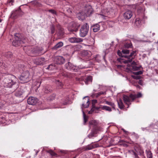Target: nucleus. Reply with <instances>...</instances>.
Returning a JSON list of instances; mask_svg holds the SVG:
<instances>
[{
	"instance_id": "774afa93",
	"label": "nucleus",
	"mask_w": 158,
	"mask_h": 158,
	"mask_svg": "<svg viewBox=\"0 0 158 158\" xmlns=\"http://www.w3.org/2000/svg\"><path fill=\"white\" fill-rule=\"evenodd\" d=\"M140 87V86H139V85H137V87Z\"/></svg>"
},
{
	"instance_id": "b1692460",
	"label": "nucleus",
	"mask_w": 158,
	"mask_h": 158,
	"mask_svg": "<svg viewBox=\"0 0 158 158\" xmlns=\"http://www.w3.org/2000/svg\"><path fill=\"white\" fill-rule=\"evenodd\" d=\"M118 105L119 107L121 109H122L124 108V105L123 102L122 100L121 99H119L117 100Z\"/></svg>"
},
{
	"instance_id": "6e6d98bb",
	"label": "nucleus",
	"mask_w": 158,
	"mask_h": 158,
	"mask_svg": "<svg viewBox=\"0 0 158 158\" xmlns=\"http://www.w3.org/2000/svg\"><path fill=\"white\" fill-rule=\"evenodd\" d=\"M131 64H133V65H135L136 64V63L134 61H132L131 62Z\"/></svg>"
},
{
	"instance_id": "ddd939ff",
	"label": "nucleus",
	"mask_w": 158,
	"mask_h": 158,
	"mask_svg": "<svg viewBox=\"0 0 158 158\" xmlns=\"http://www.w3.org/2000/svg\"><path fill=\"white\" fill-rule=\"evenodd\" d=\"M69 41L71 43H79L83 41L82 39L80 38L76 37H72L69 40Z\"/></svg>"
},
{
	"instance_id": "5fc2aeb1",
	"label": "nucleus",
	"mask_w": 158,
	"mask_h": 158,
	"mask_svg": "<svg viewBox=\"0 0 158 158\" xmlns=\"http://www.w3.org/2000/svg\"><path fill=\"white\" fill-rule=\"evenodd\" d=\"M143 10L142 8V7H139V8L138 10V11H143Z\"/></svg>"
},
{
	"instance_id": "338daca9",
	"label": "nucleus",
	"mask_w": 158,
	"mask_h": 158,
	"mask_svg": "<svg viewBox=\"0 0 158 158\" xmlns=\"http://www.w3.org/2000/svg\"><path fill=\"white\" fill-rule=\"evenodd\" d=\"M2 21V20L1 19H0V23Z\"/></svg>"
},
{
	"instance_id": "4c0bfd02",
	"label": "nucleus",
	"mask_w": 158,
	"mask_h": 158,
	"mask_svg": "<svg viewBox=\"0 0 158 158\" xmlns=\"http://www.w3.org/2000/svg\"><path fill=\"white\" fill-rule=\"evenodd\" d=\"M133 73L135 75H138L142 74L143 73V72L141 71H140L137 72H133Z\"/></svg>"
},
{
	"instance_id": "a878e982",
	"label": "nucleus",
	"mask_w": 158,
	"mask_h": 158,
	"mask_svg": "<svg viewBox=\"0 0 158 158\" xmlns=\"http://www.w3.org/2000/svg\"><path fill=\"white\" fill-rule=\"evenodd\" d=\"M101 109L106 110L109 112H110L112 111L111 108L110 107L106 106H102Z\"/></svg>"
},
{
	"instance_id": "6ab92c4d",
	"label": "nucleus",
	"mask_w": 158,
	"mask_h": 158,
	"mask_svg": "<svg viewBox=\"0 0 158 158\" xmlns=\"http://www.w3.org/2000/svg\"><path fill=\"white\" fill-rule=\"evenodd\" d=\"M100 26L99 24H96L92 27L93 30L94 32H97L100 30Z\"/></svg>"
},
{
	"instance_id": "e433bc0d",
	"label": "nucleus",
	"mask_w": 158,
	"mask_h": 158,
	"mask_svg": "<svg viewBox=\"0 0 158 158\" xmlns=\"http://www.w3.org/2000/svg\"><path fill=\"white\" fill-rule=\"evenodd\" d=\"M131 77L134 79L136 80L139 79L141 78V77L140 76H135L134 75H131Z\"/></svg>"
},
{
	"instance_id": "72a5a7b5",
	"label": "nucleus",
	"mask_w": 158,
	"mask_h": 158,
	"mask_svg": "<svg viewBox=\"0 0 158 158\" xmlns=\"http://www.w3.org/2000/svg\"><path fill=\"white\" fill-rule=\"evenodd\" d=\"M83 118L84 120V123L85 124L87 121L88 119L87 117L86 116L84 112H83Z\"/></svg>"
},
{
	"instance_id": "a18cd8bd",
	"label": "nucleus",
	"mask_w": 158,
	"mask_h": 158,
	"mask_svg": "<svg viewBox=\"0 0 158 158\" xmlns=\"http://www.w3.org/2000/svg\"><path fill=\"white\" fill-rule=\"evenodd\" d=\"M132 153L134 155L135 158H138L139 157L136 153H135L134 151H132Z\"/></svg>"
},
{
	"instance_id": "aec40b11",
	"label": "nucleus",
	"mask_w": 158,
	"mask_h": 158,
	"mask_svg": "<svg viewBox=\"0 0 158 158\" xmlns=\"http://www.w3.org/2000/svg\"><path fill=\"white\" fill-rule=\"evenodd\" d=\"M43 91L45 94H48L51 92L52 90L49 86H45L44 87Z\"/></svg>"
},
{
	"instance_id": "e2e57ef3",
	"label": "nucleus",
	"mask_w": 158,
	"mask_h": 158,
	"mask_svg": "<svg viewBox=\"0 0 158 158\" xmlns=\"http://www.w3.org/2000/svg\"><path fill=\"white\" fill-rule=\"evenodd\" d=\"M38 151H36V154H35V155H36L38 153Z\"/></svg>"
},
{
	"instance_id": "c03bdc74",
	"label": "nucleus",
	"mask_w": 158,
	"mask_h": 158,
	"mask_svg": "<svg viewBox=\"0 0 158 158\" xmlns=\"http://www.w3.org/2000/svg\"><path fill=\"white\" fill-rule=\"evenodd\" d=\"M51 33L53 34L54 33L55 28L54 26H52L51 27Z\"/></svg>"
},
{
	"instance_id": "4be33fe9",
	"label": "nucleus",
	"mask_w": 158,
	"mask_h": 158,
	"mask_svg": "<svg viewBox=\"0 0 158 158\" xmlns=\"http://www.w3.org/2000/svg\"><path fill=\"white\" fill-rule=\"evenodd\" d=\"M58 33V34L60 36L63 35L64 33L63 29L59 25L57 26Z\"/></svg>"
},
{
	"instance_id": "c756f323",
	"label": "nucleus",
	"mask_w": 158,
	"mask_h": 158,
	"mask_svg": "<svg viewBox=\"0 0 158 158\" xmlns=\"http://www.w3.org/2000/svg\"><path fill=\"white\" fill-rule=\"evenodd\" d=\"M105 102L106 104L111 106L114 109H115V105L113 103L108 101H106Z\"/></svg>"
},
{
	"instance_id": "7c9ffc66",
	"label": "nucleus",
	"mask_w": 158,
	"mask_h": 158,
	"mask_svg": "<svg viewBox=\"0 0 158 158\" xmlns=\"http://www.w3.org/2000/svg\"><path fill=\"white\" fill-rule=\"evenodd\" d=\"M151 32H147L145 34V35L147 37H150L152 36H153L155 35V33H152V35L151 34Z\"/></svg>"
},
{
	"instance_id": "680f3d73",
	"label": "nucleus",
	"mask_w": 158,
	"mask_h": 158,
	"mask_svg": "<svg viewBox=\"0 0 158 158\" xmlns=\"http://www.w3.org/2000/svg\"><path fill=\"white\" fill-rule=\"evenodd\" d=\"M15 89H13L12 90V92H13L14 91H15Z\"/></svg>"
},
{
	"instance_id": "4d7b16f0",
	"label": "nucleus",
	"mask_w": 158,
	"mask_h": 158,
	"mask_svg": "<svg viewBox=\"0 0 158 158\" xmlns=\"http://www.w3.org/2000/svg\"><path fill=\"white\" fill-rule=\"evenodd\" d=\"M141 129L142 131H144L145 130H147V128L142 127V128Z\"/></svg>"
},
{
	"instance_id": "ea45409f",
	"label": "nucleus",
	"mask_w": 158,
	"mask_h": 158,
	"mask_svg": "<svg viewBox=\"0 0 158 158\" xmlns=\"http://www.w3.org/2000/svg\"><path fill=\"white\" fill-rule=\"evenodd\" d=\"M124 46L126 48H129L131 47V44L126 43L125 44Z\"/></svg>"
},
{
	"instance_id": "8fccbe9b",
	"label": "nucleus",
	"mask_w": 158,
	"mask_h": 158,
	"mask_svg": "<svg viewBox=\"0 0 158 158\" xmlns=\"http://www.w3.org/2000/svg\"><path fill=\"white\" fill-rule=\"evenodd\" d=\"M118 54L119 56H122V57H124V56H123L124 55H122V53L120 52V51H118Z\"/></svg>"
},
{
	"instance_id": "13d9d810",
	"label": "nucleus",
	"mask_w": 158,
	"mask_h": 158,
	"mask_svg": "<svg viewBox=\"0 0 158 158\" xmlns=\"http://www.w3.org/2000/svg\"><path fill=\"white\" fill-rule=\"evenodd\" d=\"M93 109H92L89 112V114H91L92 112L93 111Z\"/></svg>"
},
{
	"instance_id": "2f4dec72",
	"label": "nucleus",
	"mask_w": 158,
	"mask_h": 158,
	"mask_svg": "<svg viewBox=\"0 0 158 158\" xmlns=\"http://www.w3.org/2000/svg\"><path fill=\"white\" fill-rule=\"evenodd\" d=\"M90 52H89L87 51H84L82 52V55L84 56L88 55Z\"/></svg>"
},
{
	"instance_id": "603ef678",
	"label": "nucleus",
	"mask_w": 158,
	"mask_h": 158,
	"mask_svg": "<svg viewBox=\"0 0 158 158\" xmlns=\"http://www.w3.org/2000/svg\"><path fill=\"white\" fill-rule=\"evenodd\" d=\"M101 107H102V106H99V107H95L94 106V107H93V108H94L96 110H98L99 109H101Z\"/></svg>"
},
{
	"instance_id": "09e8293b",
	"label": "nucleus",
	"mask_w": 158,
	"mask_h": 158,
	"mask_svg": "<svg viewBox=\"0 0 158 158\" xmlns=\"http://www.w3.org/2000/svg\"><path fill=\"white\" fill-rule=\"evenodd\" d=\"M7 57L11 58L12 56V54L11 52H9L8 53L7 55Z\"/></svg>"
},
{
	"instance_id": "473e14b6",
	"label": "nucleus",
	"mask_w": 158,
	"mask_h": 158,
	"mask_svg": "<svg viewBox=\"0 0 158 158\" xmlns=\"http://www.w3.org/2000/svg\"><path fill=\"white\" fill-rule=\"evenodd\" d=\"M122 52L124 54H129L130 51L127 49H123L122 51Z\"/></svg>"
},
{
	"instance_id": "423d86ee",
	"label": "nucleus",
	"mask_w": 158,
	"mask_h": 158,
	"mask_svg": "<svg viewBox=\"0 0 158 158\" xmlns=\"http://www.w3.org/2000/svg\"><path fill=\"white\" fill-rule=\"evenodd\" d=\"M5 87L11 88L13 87L15 83L12 79L10 78H6L4 80Z\"/></svg>"
},
{
	"instance_id": "9b49d317",
	"label": "nucleus",
	"mask_w": 158,
	"mask_h": 158,
	"mask_svg": "<svg viewBox=\"0 0 158 158\" xmlns=\"http://www.w3.org/2000/svg\"><path fill=\"white\" fill-rule=\"evenodd\" d=\"M88 98V97L86 96L83 98V102L82 104V106L84 108H87L89 105V100L88 98L86 99L85 98Z\"/></svg>"
},
{
	"instance_id": "052dcab7",
	"label": "nucleus",
	"mask_w": 158,
	"mask_h": 158,
	"mask_svg": "<svg viewBox=\"0 0 158 158\" xmlns=\"http://www.w3.org/2000/svg\"><path fill=\"white\" fill-rule=\"evenodd\" d=\"M122 66V65H117V67H118V68H120V67H121Z\"/></svg>"
},
{
	"instance_id": "49530a36",
	"label": "nucleus",
	"mask_w": 158,
	"mask_h": 158,
	"mask_svg": "<svg viewBox=\"0 0 158 158\" xmlns=\"http://www.w3.org/2000/svg\"><path fill=\"white\" fill-rule=\"evenodd\" d=\"M97 102V100H94L92 101V107L94 106V104Z\"/></svg>"
},
{
	"instance_id": "c85d7f7f",
	"label": "nucleus",
	"mask_w": 158,
	"mask_h": 158,
	"mask_svg": "<svg viewBox=\"0 0 158 158\" xmlns=\"http://www.w3.org/2000/svg\"><path fill=\"white\" fill-rule=\"evenodd\" d=\"M146 153H147V157L148 158H152V154L150 151H146Z\"/></svg>"
},
{
	"instance_id": "3c124183",
	"label": "nucleus",
	"mask_w": 158,
	"mask_h": 158,
	"mask_svg": "<svg viewBox=\"0 0 158 158\" xmlns=\"http://www.w3.org/2000/svg\"><path fill=\"white\" fill-rule=\"evenodd\" d=\"M14 0H8L7 2L8 3H11V5H12V3L14 2Z\"/></svg>"
},
{
	"instance_id": "a19ab883",
	"label": "nucleus",
	"mask_w": 158,
	"mask_h": 158,
	"mask_svg": "<svg viewBox=\"0 0 158 158\" xmlns=\"http://www.w3.org/2000/svg\"><path fill=\"white\" fill-rule=\"evenodd\" d=\"M60 152L62 153L66 154L67 153L68 151L67 150H60Z\"/></svg>"
},
{
	"instance_id": "de8ad7c7",
	"label": "nucleus",
	"mask_w": 158,
	"mask_h": 158,
	"mask_svg": "<svg viewBox=\"0 0 158 158\" xmlns=\"http://www.w3.org/2000/svg\"><path fill=\"white\" fill-rule=\"evenodd\" d=\"M133 69L135 70H137L139 69V67L136 66H133Z\"/></svg>"
},
{
	"instance_id": "c9c22d12",
	"label": "nucleus",
	"mask_w": 158,
	"mask_h": 158,
	"mask_svg": "<svg viewBox=\"0 0 158 158\" xmlns=\"http://www.w3.org/2000/svg\"><path fill=\"white\" fill-rule=\"evenodd\" d=\"M52 156H55L56 155V154L51 150H50L48 151Z\"/></svg>"
},
{
	"instance_id": "6e6552de",
	"label": "nucleus",
	"mask_w": 158,
	"mask_h": 158,
	"mask_svg": "<svg viewBox=\"0 0 158 158\" xmlns=\"http://www.w3.org/2000/svg\"><path fill=\"white\" fill-rule=\"evenodd\" d=\"M93 9L90 6H88L86 8L84 12L85 15L86 16H89L93 13Z\"/></svg>"
},
{
	"instance_id": "1a4fd4ad",
	"label": "nucleus",
	"mask_w": 158,
	"mask_h": 158,
	"mask_svg": "<svg viewBox=\"0 0 158 158\" xmlns=\"http://www.w3.org/2000/svg\"><path fill=\"white\" fill-rule=\"evenodd\" d=\"M27 103L29 104L34 105L38 102V100L33 97H30L27 99Z\"/></svg>"
},
{
	"instance_id": "9d476101",
	"label": "nucleus",
	"mask_w": 158,
	"mask_h": 158,
	"mask_svg": "<svg viewBox=\"0 0 158 158\" xmlns=\"http://www.w3.org/2000/svg\"><path fill=\"white\" fill-rule=\"evenodd\" d=\"M55 61L57 64H61L64 63L65 60L62 56H58L55 58Z\"/></svg>"
},
{
	"instance_id": "79ce46f5",
	"label": "nucleus",
	"mask_w": 158,
	"mask_h": 158,
	"mask_svg": "<svg viewBox=\"0 0 158 158\" xmlns=\"http://www.w3.org/2000/svg\"><path fill=\"white\" fill-rule=\"evenodd\" d=\"M48 11L50 12L52 14H55V15L56 14V11L55 10H50Z\"/></svg>"
},
{
	"instance_id": "58836bf2",
	"label": "nucleus",
	"mask_w": 158,
	"mask_h": 158,
	"mask_svg": "<svg viewBox=\"0 0 158 158\" xmlns=\"http://www.w3.org/2000/svg\"><path fill=\"white\" fill-rule=\"evenodd\" d=\"M56 84L57 85H58L60 86H61V87L62 86V85H63L62 83L61 82H60L59 80H57L56 81Z\"/></svg>"
},
{
	"instance_id": "864d4df0",
	"label": "nucleus",
	"mask_w": 158,
	"mask_h": 158,
	"mask_svg": "<svg viewBox=\"0 0 158 158\" xmlns=\"http://www.w3.org/2000/svg\"><path fill=\"white\" fill-rule=\"evenodd\" d=\"M138 83L141 85H143L142 81L141 80H139V82H138Z\"/></svg>"
},
{
	"instance_id": "412c9836",
	"label": "nucleus",
	"mask_w": 158,
	"mask_h": 158,
	"mask_svg": "<svg viewBox=\"0 0 158 158\" xmlns=\"http://www.w3.org/2000/svg\"><path fill=\"white\" fill-rule=\"evenodd\" d=\"M36 63L37 64H40L43 63L44 61V58H39L37 59L36 60Z\"/></svg>"
},
{
	"instance_id": "39448f33",
	"label": "nucleus",
	"mask_w": 158,
	"mask_h": 158,
	"mask_svg": "<svg viewBox=\"0 0 158 158\" xmlns=\"http://www.w3.org/2000/svg\"><path fill=\"white\" fill-rule=\"evenodd\" d=\"M80 24L77 22H72L69 25V30L71 31H77Z\"/></svg>"
},
{
	"instance_id": "393cba45",
	"label": "nucleus",
	"mask_w": 158,
	"mask_h": 158,
	"mask_svg": "<svg viewBox=\"0 0 158 158\" xmlns=\"http://www.w3.org/2000/svg\"><path fill=\"white\" fill-rule=\"evenodd\" d=\"M63 46V43L61 42L58 43L53 47L54 49H57L58 48H60Z\"/></svg>"
},
{
	"instance_id": "69168bd1",
	"label": "nucleus",
	"mask_w": 158,
	"mask_h": 158,
	"mask_svg": "<svg viewBox=\"0 0 158 158\" xmlns=\"http://www.w3.org/2000/svg\"><path fill=\"white\" fill-rule=\"evenodd\" d=\"M20 10V8H19V9H18V11H19V10Z\"/></svg>"
},
{
	"instance_id": "a211bd4d",
	"label": "nucleus",
	"mask_w": 158,
	"mask_h": 158,
	"mask_svg": "<svg viewBox=\"0 0 158 158\" xmlns=\"http://www.w3.org/2000/svg\"><path fill=\"white\" fill-rule=\"evenodd\" d=\"M98 147L97 144L92 145L90 144L85 147L84 149L85 150H91L92 149Z\"/></svg>"
},
{
	"instance_id": "0eeeda50",
	"label": "nucleus",
	"mask_w": 158,
	"mask_h": 158,
	"mask_svg": "<svg viewBox=\"0 0 158 158\" xmlns=\"http://www.w3.org/2000/svg\"><path fill=\"white\" fill-rule=\"evenodd\" d=\"M66 69L68 70L76 72L77 71V67L70 62H68L65 65Z\"/></svg>"
},
{
	"instance_id": "cd10ccee",
	"label": "nucleus",
	"mask_w": 158,
	"mask_h": 158,
	"mask_svg": "<svg viewBox=\"0 0 158 158\" xmlns=\"http://www.w3.org/2000/svg\"><path fill=\"white\" fill-rule=\"evenodd\" d=\"M92 77L91 76L88 77L86 79L85 83L86 84H88L90 82H91L92 81Z\"/></svg>"
},
{
	"instance_id": "0e129e2a",
	"label": "nucleus",
	"mask_w": 158,
	"mask_h": 158,
	"mask_svg": "<svg viewBox=\"0 0 158 158\" xmlns=\"http://www.w3.org/2000/svg\"><path fill=\"white\" fill-rule=\"evenodd\" d=\"M114 43V42L113 41H112V42H111V44H113Z\"/></svg>"
},
{
	"instance_id": "7ed1b4c3",
	"label": "nucleus",
	"mask_w": 158,
	"mask_h": 158,
	"mask_svg": "<svg viewBox=\"0 0 158 158\" xmlns=\"http://www.w3.org/2000/svg\"><path fill=\"white\" fill-rule=\"evenodd\" d=\"M89 30V25L87 23L82 25L80 30V35L81 37H84L87 34Z\"/></svg>"
},
{
	"instance_id": "5701e85b",
	"label": "nucleus",
	"mask_w": 158,
	"mask_h": 158,
	"mask_svg": "<svg viewBox=\"0 0 158 158\" xmlns=\"http://www.w3.org/2000/svg\"><path fill=\"white\" fill-rule=\"evenodd\" d=\"M77 16L79 19H83L85 18L86 16L84 12H81L77 14Z\"/></svg>"
},
{
	"instance_id": "37998d69",
	"label": "nucleus",
	"mask_w": 158,
	"mask_h": 158,
	"mask_svg": "<svg viewBox=\"0 0 158 158\" xmlns=\"http://www.w3.org/2000/svg\"><path fill=\"white\" fill-rule=\"evenodd\" d=\"M50 100H53L55 98V95H52L50 97Z\"/></svg>"
},
{
	"instance_id": "f257e3e1",
	"label": "nucleus",
	"mask_w": 158,
	"mask_h": 158,
	"mask_svg": "<svg viewBox=\"0 0 158 158\" xmlns=\"http://www.w3.org/2000/svg\"><path fill=\"white\" fill-rule=\"evenodd\" d=\"M142 94L140 92H139L137 94H131L129 96L124 95L123 100L124 103L128 105V108L129 105L131 104V102L133 101L136 98L141 97Z\"/></svg>"
},
{
	"instance_id": "bf43d9fd",
	"label": "nucleus",
	"mask_w": 158,
	"mask_h": 158,
	"mask_svg": "<svg viewBox=\"0 0 158 158\" xmlns=\"http://www.w3.org/2000/svg\"><path fill=\"white\" fill-rule=\"evenodd\" d=\"M92 136V135H89L88 136V137L89 138H91Z\"/></svg>"
},
{
	"instance_id": "dca6fc26",
	"label": "nucleus",
	"mask_w": 158,
	"mask_h": 158,
	"mask_svg": "<svg viewBox=\"0 0 158 158\" xmlns=\"http://www.w3.org/2000/svg\"><path fill=\"white\" fill-rule=\"evenodd\" d=\"M136 55V51H132L130 53V55L123 56L127 59H131L132 58H134V57H135Z\"/></svg>"
},
{
	"instance_id": "bb28decb",
	"label": "nucleus",
	"mask_w": 158,
	"mask_h": 158,
	"mask_svg": "<svg viewBox=\"0 0 158 158\" xmlns=\"http://www.w3.org/2000/svg\"><path fill=\"white\" fill-rule=\"evenodd\" d=\"M135 24L136 26L139 27L141 25V22L140 19L139 18L136 19L135 21Z\"/></svg>"
},
{
	"instance_id": "20e7f679",
	"label": "nucleus",
	"mask_w": 158,
	"mask_h": 158,
	"mask_svg": "<svg viewBox=\"0 0 158 158\" xmlns=\"http://www.w3.org/2000/svg\"><path fill=\"white\" fill-rule=\"evenodd\" d=\"M29 73L28 71L23 72L19 77L20 80L22 81V83L28 82L29 80Z\"/></svg>"
},
{
	"instance_id": "f03ea898",
	"label": "nucleus",
	"mask_w": 158,
	"mask_h": 158,
	"mask_svg": "<svg viewBox=\"0 0 158 158\" xmlns=\"http://www.w3.org/2000/svg\"><path fill=\"white\" fill-rule=\"evenodd\" d=\"M20 37V35L18 33H16L15 35V40L12 42V45L16 47L20 46L22 44H24L26 42L25 39L21 40Z\"/></svg>"
},
{
	"instance_id": "2eb2a0df",
	"label": "nucleus",
	"mask_w": 158,
	"mask_h": 158,
	"mask_svg": "<svg viewBox=\"0 0 158 158\" xmlns=\"http://www.w3.org/2000/svg\"><path fill=\"white\" fill-rule=\"evenodd\" d=\"M136 55V51H132L130 53V55L123 56L127 59H131L132 58H134V57H135Z\"/></svg>"
},
{
	"instance_id": "f8f14e48",
	"label": "nucleus",
	"mask_w": 158,
	"mask_h": 158,
	"mask_svg": "<svg viewBox=\"0 0 158 158\" xmlns=\"http://www.w3.org/2000/svg\"><path fill=\"white\" fill-rule=\"evenodd\" d=\"M132 15L131 11L130 10H128L124 14L123 17L125 19H128L131 18Z\"/></svg>"
},
{
	"instance_id": "4468645a",
	"label": "nucleus",
	"mask_w": 158,
	"mask_h": 158,
	"mask_svg": "<svg viewBox=\"0 0 158 158\" xmlns=\"http://www.w3.org/2000/svg\"><path fill=\"white\" fill-rule=\"evenodd\" d=\"M23 94V90L19 88L15 93V95L17 97L21 98L23 97L22 95Z\"/></svg>"
},
{
	"instance_id": "f704fd0d",
	"label": "nucleus",
	"mask_w": 158,
	"mask_h": 158,
	"mask_svg": "<svg viewBox=\"0 0 158 158\" xmlns=\"http://www.w3.org/2000/svg\"><path fill=\"white\" fill-rule=\"evenodd\" d=\"M104 94H106L105 92H103L102 91L96 94V97H98L101 95Z\"/></svg>"
},
{
	"instance_id": "f3484780",
	"label": "nucleus",
	"mask_w": 158,
	"mask_h": 158,
	"mask_svg": "<svg viewBox=\"0 0 158 158\" xmlns=\"http://www.w3.org/2000/svg\"><path fill=\"white\" fill-rule=\"evenodd\" d=\"M128 59L127 60H123L121 58H118L117 59V60L118 62H119L120 63L121 62H123L125 64H127L128 63H131L132 61V60L134 59L133 58H131V59Z\"/></svg>"
}]
</instances>
